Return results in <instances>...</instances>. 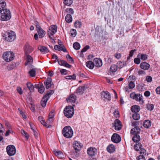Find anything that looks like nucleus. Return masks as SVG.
Listing matches in <instances>:
<instances>
[{"label":"nucleus","mask_w":160,"mask_h":160,"mask_svg":"<svg viewBox=\"0 0 160 160\" xmlns=\"http://www.w3.org/2000/svg\"><path fill=\"white\" fill-rule=\"evenodd\" d=\"M11 18L10 11L7 9L0 10V20L3 21L9 20Z\"/></svg>","instance_id":"nucleus-1"},{"label":"nucleus","mask_w":160,"mask_h":160,"mask_svg":"<svg viewBox=\"0 0 160 160\" xmlns=\"http://www.w3.org/2000/svg\"><path fill=\"white\" fill-rule=\"evenodd\" d=\"M62 133L64 137L69 138H72L73 134V131L69 126L64 127L62 130Z\"/></svg>","instance_id":"nucleus-2"},{"label":"nucleus","mask_w":160,"mask_h":160,"mask_svg":"<svg viewBox=\"0 0 160 160\" xmlns=\"http://www.w3.org/2000/svg\"><path fill=\"white\" fill-rule=\"evenodd\" d=\"M74 113L73 108L71 106H67L64 109V114L68 118H71L73 116Z\"/></svg>","instance_id":"nucleus-3"},{"label":"nucleus","mask_w":160,"mask_h":160,"mask_svg":"<svg viewBox=\"0 0 160 160\" xmlns=\"http://www.w3.org/2000/svg\"><path fill=\"white\" fill-rule=\"evenodd\" d=\"M54 93L53 91L51 90L47 92V94L43 97L41 102V104L43 107L46 106L47 101L50 96Z\"/></svg>","instance_id":"nucleus-4"},{"label":"nucleus","mask_w":160,"mask_h":160,"mask_svg":"<svg viewBox=\"0 0 160 160\" xmlns=\"http://www.w3.org/2000/svg\"><path fill=\"white\" fill-rule=\"evenodd\" d=\"M14 57L12 52L7 51L4 52L3 55V58L6 62H8L12 60Z\"/></svg>","instance_id":"nucleus-5"},{"label":"nucleus","mask_w":160,"mask_h":160,"mask_svg":"<svg viewBox=\"0 0 160 160\" xmlns=\"http://www.w3.org/2000/svg\"><path fill=\"white\" fill-rule=\"evenodd\" d=\"M6 33L7 35L5 39L7 41L12 42L16 38L15 33L12 31L7 32Z\"/></svg>","instance_id":"nucleus-6"},{"label":"nucleus","mask_w":160,"mask_h":160,"mask_svg":"<svg viewBox=\"0 0 160 160\" xmlns=\"http://www.w3.org/2000/svg\"><path fill=\"white\" fill-rule=\"evenodd\" d=\"M8 154L10 156L14 155L16 152L15 147L13 145H9L6 148Z\"/></svg>","instance_id":"nucleus-7"},{"label":"nucleus","mask_w":160,"mask_h":160,"mask_svg":"<svg viewBox=\"0 0 160 160\" xmlns=\"http://www.w3.org/2000/svg\"><path fill=\"white\" fill-rule=\"evenodd\" d=\"M87 152L88 154L89 157H92L97 154V150L94 147H90L87 149Z\"/></svg>","instance_id":"nucleus-8"},{"label":"nucleus","mask_w":160,"mask_h":160,"mask_svg":"<svg viewBox=\"0 0 160 160\" xmlns=\"http://www.w3.org/2000/svg\"><path fill=\"white\" fill-rule=\"evenodd\" d=\"M33 50V48L28 43H26L24 47V51L25 55H28Z\"/></svg>","instance_id":"nucleus-9"},{"label":"nucleus","mask_w":160,"mask_h":160,"mask_svg":"<svg viewBox=\"0 0 160 160\" xmlns=\"http://www.w3.org/2000/svg\"><path fill=\"white\" fill-rule=\"evenodd\" d=\"M111 140L115 143H118L120 142L121 138L118 134L114 133L112 137Z\"/></svg>","instance_id":"nucleus-10"},{"label":"nucleus","mask_w":160,"mask_h":160,"mask_svg":"<svg viewBox=\"0 0 160 160\" xmlns=\"http://www.w3.org/2000/svg\"><path fill=\"white\" fill-rule=\"evenodd\" d=\"M57 31V27L56 25H52L50 26L48 30V35H53Z\"/></svg>","instance_id":"nucleus-11"},{"label":"nucleus","mask_w":160,"mask_h":160,"mask_svg":"<svg viewBox=\"0 0 160 160\" xmlns=\"http://www.w3.org/2000/svg\"><path fill=\"white\" fill-rule=\"evenodd\" d=\"M36 30L40 38H41L44 36L46 34V32L43 30L40 26H37Z\"/></svg>","instance_id":"nucleus-12"},{"label":"nucleus","mask_w":160,"mask_h":160,"mask_svg":"<svg viewBox=\"0 0 160 160\" xmlns=\"http://www.w3.org/2000/svg\"><path fill=\"white\" fill-rule=\"evenodd\" d=\"M82 146V143L77 141H75L73 144V147L76 151L80 150Z\"/></svg>","instance_id":"nucleus-13"},{"label":"nucleus","mask_w":160,"mask_h":160,"mask_svg":"<svg viewBox=\"0 0 160 160\" xmlns=\"http://www.w3.org/2000/svg\"><path fill=\"white\" fill-rule=\"evenodd\" d=\"M114 129L116 130H119L122 128L121 122L118 119H116L114 121Z\"/></svg>","instance_id":"nucleus-14"},{"label":"nucleus","mask_w":160,"mask_h":160,"mask_svg":"<svg viewBox=\"0 0 160 160\" xmlns=\"http://www.w3.org/2000/svg\"><path fill=\"white\" fill-rule=\"evenodd\" d=\"M101 97L109 101L111 100L110 94L108 92L103 91L102 92Z\"/></svg>","instance_id":"nucleus-15"},{"label":"nucleus","mask_w":160,"mask_h":160,"mask_svg":"<svg viewBox=\"0 0 160 160\" xmlns=\"http://www.w3.org/2000/svg\"><path fill=\"white\" fill-rule=\"evenodd\" d=\"M140 131L141 129L139 127H135L131 129V133L133 135L138 134L140 133Z\"/></svg>","instance_id":"nucleus-16"},{"label":"nucleus","mask_w":160,"mask_h":160,"mask_svg":"<svg viewBox=\"0 0 160 160\" xmlns=\"http://www.w3.org/2000/svg\"><path fill=\"white\" fill-rule=\"evenodd\" d=\"M35 87L38 88V91L40 93H42L44 92L45 89L42 83L36 84Z\"/></svg>","instance_id":"nucleus-17"},{"label":"nucleus","mask_w":160,"mask_h":160,"mask_svg":"<svg viewBox=\"0 0 160 160\" xmlns=\"http://www.w3.org/2000/svg\"><path fill=\"white\" fill-rule=\"evenodd\" d=\"M140 67L142 69L148 70L150 67V65L145 62H142L140 64Z\"/></svg>","instance_id":"nucleus-18"},{"label":"nucleus","mask_w":160,"mask_h":160,"mask_svg":"<svg viewBox=\"0 0 160 160\" xmlns=\"http://www.w3.org/2000/svg\"><path fill=\"white\" fill-rule=\"evenodd\" d=\"M95 66L97 67H100L102 65V60L100 58H96L94 60V62Z\"/></svg>","instance_id":"nucleus-19"},{"label":"nucleus","mask_w":160,"mask_h":160,"mask_svg":"<svg viewBox=\"0 0 160 160\" xmlns=\"http://www.w3.org/2000/svg\"><path fill=\"white\" fill-rule=\"evenodd\" d=\"M52 79L51 78H48L47 80L44 81V84L46 88L47 89H48L52 85Z\"/></svg>","instance_id":"nucleus-20"},{"label":"nucleus","mask_w":160,"mask_h":160,"mask_svg":"<svg viewBox=\"0 0 160 160\" xmlns=\"http://www.w3.org/2000/svg\"><path fill=\"white\" fill-rule=\"evenodd\" d=\"M58 64L61 66H63L68 68H70L71 67L70 65L68 64L66 61L63 60H61L60 61L58 60Z\"/></svg>","instance_id":"nucleus-21"},{"label":"nucleus","mask_w":160,"mask_h":160,"mask_svg":"<svg viewBox=\"0 0 160 160\" xmlns=\"http://www.w3.org/2000/svg\"><path fill=\"white\" fill-rule=\"evenodd\" d=\"M134 99L137 101L139 102L140 104H142L144 103V101L143 100L142 96L140 94H137Z\"/></svg>","instance_id":"nucleus-22"},{"label":"nucleus","mask_w":160,"mask_h":160,"mask_svg":"<svg viewBox=\"0 0 160 160\" xmlns=\"http://www.w3.org/2000/svg\"><path fill=\"white\" fill-rule=\"evenodd\" d=\"M76 96L74 94H72L70 95L69 97L67 98V100L68 102L75 103L76 100Z\"/></svg>","instance_id":"nucleus-23"},{"label":"nucleus","mask_w":160,"mask_h":160,"mask_svg":"<svg viewBox=\"0 0 160 160\" xmlns=\"http://www.w3.org/2000/svg\"><path fill=\"white\" fill-rule=\"evenodd\" d=\"M115 149L114 145L112 144L109 145L107 148V151L110 153L114 152L115 150Z\"/></svg>","instance_id":"nucleus-24"},{"label":"nucleus","mask_w":160,"mask_h":160,"mask_svg":"<svg viewBox=\"0 0 160 160\" xmlns=\"http://www.w3.org/2000/svg\"><path fill=\"white\" fill-rule=\"evenodd\" d=\"M54 154L58 157V158H62L63 157L64 155L62 152L57 150L53 151Z\"/></svg>","instance_id":"nucleus-25"},{"label":"nucleus","mask_w":160,"mask_h":160,"mask_svg":"<svg viewBox=\"0 0 160 160\" xmlns=\"http://www.w3.org/2000/svg\"><path fill=\"white\" fill-rule=\"evenodd\" d=\"M38 48L42 52L48 53L49 52L48 48L44 46L40 45L38 47Z\"/></svg>","instance_id":"nucleus-26"},{"label":"nucleus","mask_w":160,"mask_h":160,"mask_svg":"<svg viewBox=\"0 0 160 160\" xmlns=\"http://www.w3.org/2000/svg\"><path fill=\"white\" fill-rule=\"evenodd\" d=\"M148 56V55L146 54L139 53L138 54L137 57L139 58L140 59L144 61L147 59Z\"/></svg>","instance_id":"nucleus-27"},{"label":"nucleus","mask_w":160,"mask_h":160,"mask_svg":"<svg viewBox=\"0 0 160 160\" xmlns=\"http://www.w3.org/2000/svg\"><path fill=\"white\" fill-rule=\"evenodd\" d=\"M26 55L27 56V62L25 64V65H30L31 64L33 61L32 58L29 55Z\"/></svg>","instance_id":"nucleus-28"},{"label":"nucleus","mask_w":160,"mask_h":160,"mask_svg":"<svg viewBox=\"0 0 160 160\" xmlns=\"http://www.w3.org/2000/svg\"><path fill=\"white\" fill-rule=\"evenodd\" d=\"M140 110V107L138 105L133 106L131 108V110L133 113H137L139 112Z\"/></svg>","instance_id":"nucleus-29"},{"label":"nucleus","mask_w":160,"mask_h":160,"mask_svg":"<svg viewBox=\"0 0 160 160\" xmlns=\"http://www.w3.org/2000/svg\"><path fill=\"white\" fill-rule=\"evenodd\" d=\"M26 85L29 89V90L31 92H33L34 91V87L33 85L30 82H27Z\"/></svg>","instance_id":"nucleus-30"},{"label":"nucleus","mask_w":160,"mask_h":160,"mask_svg":"<svg viewBox=\"0 0 160 160\" xmlns=\"http://www.w3.org/2000/svg\"><path fill=\"white\" fill-rule=\"evenodd\" d=\"M86 66L90 69H92L94 67V62L92 61H89L86 63Z\"/></svg>","instance_id":"nucleus-31"},{"label":"nucleus","mask_w":160,"mask_h":160,"mask_svg":"<svg viewBox=\"0 0 160 160\" xmlns=\"http://www.w3.org/2000/svg\"><path fill=\"white\" fill-rule=\"evenodd\" d=\"M151 124V122L149 120H146L143 122V126L146 128H148L150 127Z\"/></svg>","instance_id":"nucleus-32"},{"label":"nucleus","mask_w":160,"mask_h":160,"mask_svg":"<svg viewBox=\"0 0 160 160\" xmlns=\"http://www.w3.org/2000/svg\"><path fill=\"white\" fill-rule=\"evenodd\" d=\"M66 22L68 23H70L72 21V18L70 14H67L65 18Z\"/></svg>","instance_id":"nucleus-33"},{"label":"nucleus","mask_w":160,"mask_h":160,"mask_svg":"<svg viewBox=\"0 0 160 160\" xmlns=\"http://www.w3.org/2000/svg\"><path fill=\"white\" fill-rule=\"evenodd\" d=\"M132 140L134 142H138L140 140V137L138 134L134 135Z\"/></svg>","instance_id":"nucleus-34"},{"label":"nucleus","mask_w":160,"mask_h":160,"mask_svg":"<svg viewBox=\"0 0 160 160\" xmlns=\"http://www.w3.org/2000/svg\"><path fill=\"white\" fill-rule=\"evenodd\" d=\"M29 73L30 76L32 77H34L36 75V69L32 68L29 72Z\"/></svg>","instance_id":"nucleus-35"},{"label":"nucleus","mask_w":160,"mask_h":160,"mask_svg":"<svg viewBox=\"0 0 160 160\" xmlns=\"http://www.w3.org/2000/svg\"><path fill=\"white\" fill-rule=\"evenodd\" d=\"M118 69V66L115 64L112 65L111 66L110 71L113 72H116Z\"/></svg>","instance_id":"nucleus-36"},{"label":"nucleus","mask_w":160,"mask_h":160,"mask_svg":"<svg viewBox=\"0 0 160 160\" xmlns=\"http://www.w3.org/2000/svg\"><path fill=\"white\" fill-rule=\"evenodd\" d=\"M142 147V145L141 143H136L134 145V148L135 150L138 151L141 149Z\"/></svg>","instance_id":"nucleus-37"},{"label":"nucleus","mask_w":160,"mask_h":160,"mask_svg":"<svg viewBox=\"0 0 160 160\" xmlns=\"http://www.w3.org/2000/svg\"><path fill=\"white\" fill-rule=\"evenodd\" d=\"M6 6V2L4 0H0V9H4Z\"/></svg>","instance_id":"nucleus-38"},{"label":"nucleus","mask_w":160,"mask_h":160,"mask_svg":"<svg viewBox=\"0 0 160 160\" xmlns=\"http://www.w3.org/2000/svg\"><path fill=\"white\" fill-rule=\"evenodd\" d=\"M85 87L84 86H80L77 90V93H82L84 91Z\"/></svg>","instance_id":"nucleus-39"},{"label":"nucleus","mask_w":160,"mask_h":160,"mask_svg":"<svg viewBox=\"0 0 160 160\" xmlns=\"http://www.w3.org/2000/svg\"><path fill=\"white\" fill-rule=\"evenodd\" d=\"M154 105L151 103H148L146 105V108L148 110L152 111L154 108Z\"/></svg>","instance_id":"nucleus-40"},{"label":"nucleus","mask_w":160,"mask_h":160,"mask_svg":"<svg viewBox=\"0 0 160 160\" xmlns=\"http://www.w3.org/2000/svg\"><path fill=\"white\" fill-rule=\"evenodd\" d=\"M63 3L66 5L69 6L72 3V0H63Z\"/></svg>","instance_id":"nucleus-41"},{"label":"nucleus","mask_w":160,"mask_h":160,"mask_svg":"<svg viewBox=\"0 0 160 160\" xmlns=\"http://www.w3.org/2000/svg\"><path fill=\"white\" fill-rule=\"evenodd\" d=\"M73 46V48L76 50H78L80 48V44L77 42H75L74 43Z\"/></svg>","instance_id":"nucleus-42"},{"label":"nucleus","mask_w":160,"mask_h":160,"mask_svg":"<svg viewBox=\"0 0 160 160\" xmlns=\"http://www.w3.org/2000/svg\"><path fill=\"white\" fill-rule=\"evenodd\" d=\"M132 118L135 120H138L140 118V115L137 113H134L132 114Z\"/></svg>","instance_id":"nucleus-43"},{"label":"nucleus","mask_w":160,"mask_h":160,"mask_svg":"<svg viewBox=\"0 0 160 160\" xmlns=\"http://www.w3.org/2000/svg\"><path fill=\"white\" fill-rule=\"evenodd\" d=\"M70 34L71 36L74 37L77 34L76 30L73 29H71L70 31Z\"/></svg>","instance_id":"nucleus-44"},{"label":"nucleus","mask_w":160,"mask_h":160,"mask_svg":"<svg viewBox=\"0 0 160 160\" xmlns=\"http://www.w3.org/2000/svg\"><path fill=\"white\" fill-rule=\"evenodd\" d=\"M65 12L66 13H69L71 14H73L74 13L73 9L70 8H67L65 10Z\"/></svg>","instance_id":"nucleus-45"},{"label":"nucleus","mask_w":160,"mask_h":160,"mask_svg":"<svg viewBox=\"0 0 160 160\" xmlns=\"http://www.w3.org/2000/svg\"><path fill=\"white\" fill-rule=\"evenodd\" d=\"M76 76L75 74H73L72 75L68 76L66 77V78L67 79H72L75 80L76 79Z\"/></svg>","instance_id":"nucleus-46"},{"label":"nucleus","mask_w":160,"mask_h":160,"mask_svg":"<svg viewBox=\"0 0 160 160\" xmlns=\"http://www.w3.org/2000/svg\"><path fill=\"white\" fill-rule=\"evenodd\" d=\"M21 133L23 135L26 139H28L29 138V135L28 134L23 130H21Z\"/></svg>","instance_id":"nucleus-47"},{"label":"nucleus","mask_w":160,"mask_h":160,"mask_svg":"<svg viewBox=\"0 0 160 160\" xmlns=\"http://www.w3.org/2000/svg\"><path fill=\"white\" fill-rule=\"evenodd\" d=\"M75 27L77 28H80L81 25V22L79 21H77L74 23Z\"/></svg>","instance_id":"nucleus-48"},{"label":"nucleus","mask_w":160,"mask_h":160,"mask_svg":"<svg viewBox=\"0 0 160 160\" xmlns=\"http://www.w3.org/2000/svg\"><path fill=\"white\" fill-rule=\"evenodd\" d=\"M41 122L42 124L47 128H49L51 127V125L47 123V122H45V121L43 120H41Z\"/></svg>","instance_id":"nucleus-49"},{"label":"nucleus","mask_w":160,"mask_h":160,"mask_svg":"<svg viewBox=\"0 0 160 160\" xmlns=\"http://www.w3.org/2000/svg\"><path fill=\"white\" fill-rule=\"evenodd\" d=\"M135 87V83L132 81H130L128 84V87L130 89H132Z\"/></svg>","instance_id":"nucleus-50"},{"label":"nucleus","mask_w":160,"mask_h":160,"mask_svg":"<svg viewBox=\"0 0 160 160\" xmlns=\"http://www.w3.org/2000/svg\"><path fill=\"white\" fill-rule=\"evenodd\" d=\"M4 131V129L3 128L2 125L0 123V136H1V135L3 134Z\"/></svg>","instance_id":"nucleus-51"},{"label":"nucleus","mask_w":160,"mask_h":160,"mask_svg":"<svg viewBox=\"0 0 160 160\" xmlns=\"http://www.w3.org/2000/svg\"><path fill=\"white\" fill-rule=\"evenodd\" d=\"M140 150V154L142 155H146V150L143 148H141L139 150Z\"/></svg>","instance_id":"nucleus-52"},{"label":"nucleus","mask_w":160,"mask_h":160,"mask_svg":"<svg viewBox=\"0 0 160 160\" xmlns=\"http://www.w3.org/2000/svg\"><path fill=\"white\" fill-rule=\"evenodd\" d=\"M116 65L118 66V68H121L123 67V63L122 62L119 61L117 63Z\"/></svg>","instance_id":"nucleus-53"},{"label":"nucleus","mask_w":160,"mask_h":160,"mask_svg":"<svg viewBox=\"0 0 160 160\" xmlns=\"http://www.w3.org/2000/svg\"><path fill=\"white\" fill-rule=\"evenodd\" d=\"M134 61L135 63L138 64L140 62V58H136L134 59Z\"/></svg>","instance_id":"nucleus-54"},{"label":"nucleus","mask_w":160,"mask_h":160,"mask_svg":"<svg viewBox=\"0 0 160 160\" xmlns=\"http://www.w3.org/2000/svg\"><path fill=\"white\" fill-rule=\"evenodd\" d=\"M138 74L139 75H144L145 74V71L142 70H140L138 72Z\"/></svg>","instance_id":"nucleus-55"},{"label":"nucleus","mask_w":160,"mask_h":160,"mask_svg":"<svg viewBox=\"0 0 160 160\" xmlns=\"http://www.w3.org/2000/svg\"><path fill=\"white\" fill-rule=\"evenodd\" d=\"M146 80L148 82H151L152 81V78L151 76H148L146 77Z\"/></svg>","instance_id":"nucleus-56"},{"label":"nucleus","mask_w":160,"mask_h":160,"mask_svg":"<svg viewBox=\"0 0 160 160\" xmlns=\"http://www.w3.org/2000/svg\"><path fill=\"white\" fill-rule=\"evenodd\" d=\"M139 123L140 122L139 121H133L132 123V126H135V127H138Z\"/></svg>","instance_id":"nucleus-57"},{"label":"nucleus","mask_w":160,"mask_h":160,"mask_svg":"<svg viewBox=\"0 0 160 160\" xmlns=\"http://www.w3.org/2000/svg\"><path fill=\"white\" fill-rule=\"evenodd\" d=\"M114 56L117 59H119L121 58V55L120 53H116L114 54Z\"/></svg>","instance_id":"nucleus-58"},{"label":"nucleus","mask_w":160,"mask_h":160,"mask_svg":"<svg viewBox=\"0 0 160 160\" xmlns=\"http://www.w3.org/2000/svg\"><path fill=\"white\" fill-rule=\"evenodd\" d=\"M89 48V47L88 45H87L82 50L81 52H84L88 49Z\"/></svg>","instance_id":"nucleus-59"},{"label":"nucleus","mask_w":160,"mask_h":160,"mask_svg":"<svg viewBox=\"0 0 160 160\" xmlns=\"http://www.w3.org/2000/svg\"><path fill=\"white\" fill-rule=\"evenodd\" d=\"M137 160H146L144 157L143 155H139L137 158Z\"/></svg>","instance_id":"nucleus-60"},{"label":"nucleus","mask_w":160,"mask_h":160,"mask_svg":"<svg viewBox=\"0 0 160 160\" xmlns=\"http://www.w3.org/2000/svg\"><path fill=\"white\" fill-rule=\"evenodd\" d=\"M137 94L135 93L134 92H132L130 94V97L132 99H134L135 98V97Z\"/></svg>","instance_id":"nucleus-61"},{"label":"nucleus","mask_w":160,"mask_h":160,"mask_svg":"<svg viewBox=\"0 0 160 160\" xmlns=\"http://www.w3.org/2000/svg\"><path fill=\"white\" fill-rule=\"evenodd\" d=\"M53 120V118H48V119L47 120V122L48 124H50L52 123Z\"/></svg>","instance_id":"nucleus-62"},{"label":"nucleus","mask_w":160,"mask_h":160,"mask_svg":"<svg viewBox=\"0 0 160 160\" xmlns=\"http://www.w3.org/2000/svg\"><path fill=\"white\" fill-rule=\"evenodd\" d=\"M150 92L148 91H146L144 93V95L146 97H148L150 96Z\"/></svg>","instance_id":"nucleus-63"},{"label":"nucleus","mask_w":160,"mask_h":160,"mask_svg":"<svg viewBox=\"0 0 160 160\" xmlns=\"http://www.w3.org/2000/svg\"><path fill=\"white\" fill-rule=\"evenodd\" d=\"M17 91L20 94H22V88L19 87H18L17 89Z\"/></svg>","instance_id":"nucleus-64"}]
</instances>
